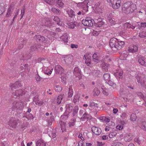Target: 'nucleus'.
<instances>
[{
	"label": "nucleus",
	"instance_id": "44",
	"mask_svg": "<svg viewBox=\"0 0 146 146\" xmlns=\"http://www.w3.org/2000/svg\"><path fill=\"white\" fill-rule=\"evenodd\" d=\"M117 134L115 132H112L110 133L109 134V137L110 138H112L115 137Z\"/></svg>",
	"mask_w": 146,
	"mask_h": 146
},
{
	"label": "nucleus",
	"instance_id": "46",
	"mask_svg": "<svg viewBox=\"0 0 146 146\" xmlns=\"http://www.w3.org/2000/svg\"><path fill=\"white\" fill-rule=\"evenodd\" d=\"M52 69L51 70H50L49 69H47L46 70L44 71V73L45 74L47 75L50 74H51L52 72Z\"/></svg>",
	"mask_w": 146,
	"mask_h": 146
},
{
	"label": "nucleus",
	"instance_id": "42",
	"mask_svg": "<svg viewBox=\"0 0 146 146\" xmlns=\"http://www.w3.org/2000/svg\"><path fill=\"white\" fill-rule=\"evenodd\" d=\"M55 90L57 92H60L61 91L62 88L61 86H56L55 88Z\"/></svg>",
	"mask_w": 146,
	"mask_h": 146
},
{
	"label": "nucleus",
	"instance_id": "40",
	"mask_svg": "<svg viewBox=\"0 0 146 146\" xmlns=\"http://www.w3.org/2000/svg\"><path fill=\"white\" fill-rule=\"evenodd\" d=\"M21 43L19 44L18 47V48L19 49H22L23 47V44H25L26 43V41L24 40L23 41V40L21 41Z\"/></svg>",
	"mask_w": 146,
	"mask_h": 146
},
{
	"label": "nucleus",
	"instance_id": "21",
	"mask_svg": "<svg viewBox=\"0 0 146 146\" xmlns=\"http://www.w3.org/2000/svg\"><path fill=\"white\" fill-rule=\"evenodd\" d=\"M66 12L69 15V17L73 19V20H74L75 17L74 12L72 9H68L66 11Z\"/></svg>",
	"mask_w": 146,
	"mask_h": 146
},
{
	"label": "nucleus",
	"instance_id": "6",
	"mask_svg": "<svg viewBox=\"0 0 146 146\" xmlns=\"http://www.w3.org/2000/svg\"><path fill=\"white\" fill-rule=\"evenodd\" d=\"M94 21L93 19H90V18H86L85 19H83L82 21V23L85 26L92 27L93 25Z\"/></svg>",
	"mask_w": 146,
	"mask_h": 146
},
{
	"label": "nucleus",
	"instance_id": "5",
	"mask_svg": "<svg viewBox=\"0 0 146 146\" xmlns=\"http://www.w3.org/2000/svg\"><path fill=\"white\" fill-rule=\"evenodd\" d=\"M19 122V121L18 119L12 117L10 119L9 124L10 127L12 128H15Z\"/></svg>",
	"mask_w": 146,
	"mask_h": 146
},
{
	"label": "nucleus",
	"instance_id": "38",
	"mask_svg": "<svg viewBox=\"0 0 146 146\" xmlns=\"http://www.w3.org/2000/svg\"><path fill=\"white\" fill-rule=\"evenodd\" d=\"M76 121V120L75 119H73L71 120V121L69 122L68 123L69 126V127H71L72 126H74L75 125Z\"/></svg>",
	"mask_w": 146,
	"mask_h": 146
},
{
	"label": "nucleus",
	"instance_id": "55",
	"mask_svg": "<svg viewBox=\"0 0 146 146\" xmlns=\"http://www.w3.org/2000/svg\"><path fill=\"white\" fill-rule=\"evenodd\" d=\"M37 49V48L35 45L32 46L31 48V50L32 51H36V50Z\"/></svg>",
	"mask_w": 146,
	"mask_h": 146
},
{
	"label": "nucleus",
	"instance_id": "58",
	"mask_svg": "<svg viewBox=\"0 0 146 146\" xmlns=\"http://www.w3.org/2000/svg\"><path fill=\"white\" fill-rule=\"evenodd\" d=\"M101 65L102 68L105 71H107L108 70V67H106V65L105 66L104 65V64H101Z\"/></svg>",
	"mask_w": 146,
	"mask_h": 146
},
{
	"label": "nucleus",
	"instance_id": "7",
	"mask_svg": "<svg viewBox=\"0 0 146 146\" xmlns=\"http://www.w3.org/2000/svg\"><path fill=\"white\" fill-rule=\"evenodd\" d=\"M117 42L118 40L115 38H111L110 41V46L112 50L114 51H116V50H115L113 48H116L117 47Z\"/></svg>",
	"mask_w": 146,
	"mask_h": 146
},
{
	"label": "nucleus",
	"instance_id": "29",
	"mask_svg": "<svg viewBox=\"0 0 146 146\" xmlns=\"http://www.w3.org/2000/svg\"><path fill=\"white\" fill-rule=\"evenodd\" d=\"M100 90L97 88H95L93 92V93L94 96H98L100 94Z\"/></svg>",
	"mask_w": 146,
	"mask_h": 146
},
{
	"label": "nucleus",
	"instance_id": "53",
	"mask_svg": "<svg viewBox=\"0 0 146 146\" xmlns=\"http://www.w3.org/2000/svg\"><path fill=\"white\" fill-rule=\"evenodd\" d=\"M120 117L123 119H125V118H127V114L125 112L122 113L121 115H120Z\"/></svg>",
	"mask_w": 146,
	"mask_h": 146
},
{
	"label": "nucleus",
	"instance_id": "32",
	"mask_svg": "<svg viewBox=\"0 0 146 146\" xmlns=\"http://www.w3.org/2000/svg\"><path fill=\"white\" fill-rule=\"evenodd\" d=\"M73 95V91L72 87L70 86L69 88V90L68 92V96L69 97H71Z\"/></svg>",
	"mask_w": 146,
	"mask_h": 146
},
{
	"label": "nucleus",
	"instance_id": "51",
	"mask_svg": "<svg viewBox=\"0 0 146 146\" xmlns=\"http://www.w3.org/2000/svg\"><path fill=\"white\" fill-rule=\"evenodd\" d=\"M87 12V11L83 10V11H79V12H76L77 13V14L78 15H81V14H82V15H84Z\"/></svg>",
	"mask_w": 146,
	"mask_h": 146
},
{
	"label": "nucleus",
	"instance_id": "26",
	"mask_svg": "<svg viewBox=\"0 0 146 146\" xmlns=\"http://www.w3.org/2000/svg\"><path fill=\"white\" fill-rule=\"evenodd\" d=\"M92 57L94 62L97 63H99L100 62V60L98 59V57L97 54L95 53L92 56Z\"/></svg>",
	"mask_w": 146,
	"mask_h": 146
},
{
	"label": "nucleus",
	"instance_id": "15",
	"mask_svg": "<svg viewBox=\"0 0 146 146\" xmlns=\"http://www.w3.org/2000/svg\"><path fill=\"white\" fill-rule=\"evenodd\" d=\"M92 118L91 116L85 112L80 118V120L82 121L88 120L91 119Z\"/></svg>",
	"mask_w": 146,
	"mask_h": 146
},
{
	"label": "nucleus",
	"instance_id": "3",
	"mask_svg": "<svg viewBox=\"0 0 146 146\" xmlns=\"http://www.w3.org/2000/svg\"><path fill=\"white\" fill-rule=\"evenodd\" d=\"M123 71L121 69L116 70V72L114 73V75L118 81H121L123 79Z\"/></svg>",
	"mask_w": 146,
	"mask_h": 146
},
{
	"label": "nucleus",
	"instance_id": "25",
	"mask_svg": "<svg viewBox=\"0 0 146 146\" xmlns=\"http://www.w3.org/2000/svg\"><path fill=\"white\" fill-rule=\"evenodd\" d=\"M36 146H46L45 143L43 140H38L36 142Z\"/></svg>",
	"mask_w": 146,
	"mask_h": 146
},
{
	"label": "nucleus",
	"instance_id": "14",
	"mask_svg": "<svg viewBox=\"0 0 146 146\" xmlns=\"http://www.w3.org/2000/svg\"><path fill=\"white\" fill-rule=\"evenodd\" d=\"M64 71L63 68L60 66L56 65L55 66V73L56 74H61Z\"/></svg>",
	"mask_w": 146,
	"mask_h": 146
},
{
	"label": "nucleus",
	"instance_id": "56",
	"mask_svg": "<svg viewBox=\"0 0 146 146\" xmlns=\"http://www.w3.org/2000/svg\"><path fill=\"white\" fill-rule=\"evenodd\" d=\"M113 18L112 13H110L107 15V19L108 21H109L110 19H113Z\"/></svg>",
	"mask_w": 146,
	"mask_h": 146
},
{
	"label": "nucleus",
	"instance_id": "4",
	"mask_svg": "<svg viewBox=\"0 0 146 146\" xmlns=\"http://www.w3.org/2000/svg\"><path fill=\"white\" fill-rule=\"evenodd\" d=\"M13 110L22 109L23 107V103L21 101H15L12 104Z\"/></svg>",
	"mask_w": 146,
	"mask_h": 146
},
{
	"label": "nucleus",
	"instance_id": "48",
	"mask_svg": "<svg viewBox=\"0 0 146 146\" xmlns=\"http://www.w3.org/2000/svg\"><path fill=\"white\" fill-rule=\"evenodd\" d=\"M35 102L36 105H38L40 106H41L43 104V102L40 101L39 100H37L35 101Z\"/></svg>",
	"mask_w": 146,
	"mask_h": 146
},
{
	"label": "nucleus",
	"instance_id": "20",
	"mask_svg": "<svg viewBox=\"0 0 146 146\" xmlns=\"http://www.w3.org/2000/svg\"><path fill=\"white\" fill-rule=\"evenodd\" d=\"M37 41H39L42 42H45V39L44 37L40 35H37L35 37Z\"/></svg>",
	"mask_w": 146,
	"mask_h": 146
},
{
	"label": "nucleus",
	"instance_id": "12",
	"mask_svg": "<svg viewBox=\"0 0 146 146\" xmlns=\"http://www.w3.org/2000/svg\"><path fill=\"white\" fill-rule=\"evenodd\" d=\"M24 93L23 90L22 89H19L16 90L15 92H13L12 93L13 97L15 98H17V97L22 95Z\"/></svg>",
	"mask_w": 146,
	"mask_h": 146
},
{
	"label": "nucleus",
	"instance_id": "61",
	"mask_svg": "<svg viewBox=\"0 0 146 146\" xmlns=\"http://www.w3.org/2000/svg\"><path fill=\"white\" fill-rule=\"evenodd\" d=\"M52 11L53 12L57 13H59L58 10H57V9L54 8H52Z\"/></svg>",
	"mask_w": 146,
	"mask_h": 146
},
{
	"label": "nucleus",
	"instance_id": "41",
	"mask_svg": "<svg viewBox=\"0 0 146 146\" xmlns=\"http://www.w3.org/2000/svg\"><path fill=\"white\" fill-rule=\"evenodd\" d=\"M49 125H51L52 123V122L54 120V116H51L49 119H47Z\"/></svg>",
	"mask_w": 146,
	"mask_h": 146
},
{
	"label": "nucleus",
	"instance_id": "28",
	"mask_svg": "<svg viewBox=\"0 0 146 146\" xmlns=\"http://www.w3.org/2000/svg\"><path fill=\"white\" fill-rule=\"evenodd\" d=\"M139 63L141 65L143 66H145L146 64L144 60V58L143 57L140 58L138 60Z\"/></svg>",
	"mask_w": 146,
	"mask_h": 146
},
{
	"label": "nucleus",
	"instance_id": "17",
	"mask_svg": "<svg viewBox=\"0 0 146 146\" xmlns=\"http://www.w3.org/2000/svg\"><path fill=\"white\" fill-rule=\"evenodd\" d=\"M124 45V42L123 41H119L118 40L117 47L116 48H113L115 49V50H120L123 47Z\"/></svg>",
	"mask_w": 146,
	"mask_h": 146
},
{
	"label": "nucleus",
	"instance_id": "22",
	"mask_svg": "<svg viewBox=\"0 0 146 146\" xmlns=\"http://www.w3.org/2000/svg\"><path fill=\"white\" fill-rule=\"evenodd\" d=\"M78 110V107L77 106H75L72 110V114L73 116H77Z\"/></svg>",
	"mask_w": 146,
	"mask_h": 146
},
{
	"label": "nucleus",
	"instance_id": "19",
	"mask_svg": "<svg viewBox=\"0 0 146 146\" xmlns=\"http://www.w3.org/2000/svg\"><path fill=\"white\" fill-rule=\"evenodd\" d=\"M138 48L136 45L131 46L128 48V51L131 52H134L137 51Z\"/></svg>",
	"mask_w": 146,
	"mask_h": 146
},
{
	"label": "nucleus",
	"instance_id": "43",
	"mask_svg": "<svg viewBox=\"0 0 146 146\" xmlns=\"http://www.w3.org/2000/svg\"><path fill=\"white\" fill-rule=\"evenodd\" d=\"M102 93L103 94H104L105 95L107 96L108 95V90L106 89L105 88H102Z\"/></svg>",
	"mask_w": 146,
	"mask_h": 146
},
{
	"label": "nucleus",
	"instance_id": "63",
	"mask_svg": "<svg viewBox=\"0 0 146 146\" xmlns=\"http://www.w3.org/2000/svg\"><path fill=\"white\" fill-rule=\"evenodd\" d=\"M70 113V112H69L68 111H67L66 110L65 112L64 113L63 115L64 116L68 117L69 116V114Z\"/></svg>",
	"mask_w": 146,
	"mask_h": 146
},
{
	"label": "nucleus",
	"instance_id": "39",
	"mask_svg": "<svg viewBox=\"0 0 146 146\" xmlns=\"http://www.w3.org/2000/svg\"><path fill=\"white\" fill-rule=\"evenodd\" d=\"M104 24V23L102 21H99L96 24V26L98 27H100Z\"/></svg>",
	"mask_w": 146,
	"mask_h": 146
},
{
	"label": "nucleus",
	"instance_id": "2",
	"mask_svg": "<svg viewBox=\"0 0 146 146\" xmlns=\"http://www.w3.org/2000/svg\"><path fill=\"white\" fill-rule=\"evenodd\" d=\"M135 77L137 82L141 83V86L144 88L146 89V78L143 75L140 76L139 75H136Z\"/></svg>",
	"mask_w": 146,
	"mask_h": 146
},
{
	"label": "nucleus",
	"instance_id": "18",
	"mask_svg": "<svg viewBox=\"0 0 146 146\" xmlns=\"http://www.w3.org/2000/svg\"><path fill=\"white\" fill-rule=\"evenodd\" d=\"M98 108L97 104L93 102H90L89 104V107L88 109L92 111L93 109L96 110V108Z\"/></svg>",
	"mask_w": 146,
	"mask_h": 146
},
{
	"label": "nucleus",
	"instance_id": "24",
	"mask_svg": "<svg viewBox=\"0 0 146 146\" xmlns=\"http://www.w3.org/2000/svg\"><path fill=\"white\" fill-rule=\"evenodd\" d=\"M66 111L70 112V113L72 112L74 108L71 104H66Z\"/></svg>",
	"mask_w": 146,
	"mask_h": 146
},
{
	"label": "nucleus",
	"instance_id": "59",
	"mask_svg": "<svg viewBox=\"0 0 146 146\" xmlns=\"http://www.w3.org/2000/svg\"><path fill=\"white\" fill-rule=\"evenodd\" d=\"M101 62H102L101 64H104V65L105 66L106 65V67H109L110 66V64L105 63L104 60H101Z\"/></svg>",
	"mask_w": 146,
	"mask_h": 146
},
{
	"label": "nucleus",
	"instance_id": "62",
	"mask_svg": "<svg viewBox=\"0 0 146 146\" xmlns=\"http://www.w3.org/2000/svg\"><path fill=\"white\" fill-rule=\"evenodd\" d=\"M25 6H23L22 9L21 10V15H24L25 13Z\"/></svg>",
	"mask_w": 146,
	"mask_h": 146
},
{
	"label": "nucleus",
	"instance_id": "35",
	"mask_svg": "<svg viewBox=\"0 0 146 146\" xmlns=\"http://www.w3.org/2000/svg\"><path fill=\"white\" fill-rule=\"evenodd\" d=\"M50 22V21H45L44 24L43 23L42 25V26H45L47 27H49L51 25Z\"/></svg>",
	"mask_w": 146,
	"mask_h": 146
},
{
	"label": "nucleus",
	"instance_id": "27",
	"mask_svg": "<svg viewBox=\"0 0 146 146\" xmlns=\"http://www.w3.org/2000/svg\"><path fill=\"white\" fill-rule=\"evenodd\" d=\"M133 138V136L131 134L127 135L124 137V139L126 141H129Z\"/></svg>",
	"mask_w": 146,
	"mask_h": 146
},
{
	"label": "nucleus",
	"instance_id": "13",
	"mask_svg": "<svg viewBox=\"0 0 146 146\" xmlns=\"http://www.w3.org/2000/svg\"><path fill=\"white\" fill-rule=\"evenodd\" d=\"M121 2L120 0H115L114 4L111 6L115 9H117L120 7Z\"/></svg>",
	"mask_w": 146,
	"mask_h": 146
},
{
	"label": "nucleus",
	"instance_id": "37",
	"mask_svg": "<svg viewBox=\"0 0 146 146\" xmlns=\"http://www.w3.org/2000/svg\"><path fill=\"white\" fill-rule=\"evenodd\" d=\"M123 29H127L130 28V24L126 23L123 24Z\"/></svg>",
	"mask_w": 146,
	"mask_h": 146
},
{
	"label": "nucleus",
	"instance_id": "31",
	"mask_svg": "<svg viewBox=\"0 0 146 146\" xmlns=\"http://www.w3.org/2000/svg\"><path fill=\"white\" fill-rule=\"evenodd\" d=\"M103 77L106 80H108L110 78V74L108 73H105L103 75Z\"/></svg>",
	"mask_w": 146,
	"mask_h": 146
},
{
	"label": "nucleus",
	"instance_id": "33",
	"mask_svg": "<svg viewBox=\"0 0 146 146\" xmlns=\"http://www.w3.org/2000/svg\"><path fill=\"white\" fill-rule=\"evenodd\" d=\"M60 125L62 132H64L66 130L65 125L64 123L61 122L60 123Z\"/></svg>",
	"mask_w": 146,
	"mask_h": 146
},
{
	"label": "nucleus",
	"instance_id": "8",
	"mask_svg": "<svg viewBox=\"0 0 146 146\" xmlns=\"http://www.w3.org/2000/svg\"><path fill=\"white\" fill-rule=\"evenodd\" d=\"M92 54H86L84 56L85 63L88 66L91 67L92 66L90 62Z\"/></svg>",
	"mask_w": 146,
	"mask_h": 146
},
{
	"label": "nucleus",
	"instance_id": "9",
	"mask_svg": "<svg viewBox=\"0 0 146 146\" xmlns=\"http://www.w3.org/2000/svg\"><path fill=\"white\" fill-rule=\"evenodd\" d=\"M73 73L76 77H78V79L80 80L81 78V71L78 67H75L74 69Z\"/></svg>",
	"mask_w": 146,
	"mask_h": 146
},
{
	"label": "nucleus",
	"instance_id": "54",
	"mask_svg": "<svg viewBox=\"0 0 146 146\" xmlns=\"http://www.w3.org/2000/svg\"><path fill=\"white\" fill-rule=\"evenodd\" d=\"M109 21L111 23V25H114L116 24V22L114 20V18L110 19V20Z\"/></svg>",
	"mask_w": 146,
	"mask_h": 146
},
{
	"label": "nucleus",
	"instance_id": "11",
	"mask_svg": "<svg viewBox=\"0 0 146 146\" xmlns=\"http://www.w3.org/2000/svg\"><path fill=\"white\" fill-rule=\"evenodd\" d=\"M9 86L11 90H13V89L19 88L21 86V84L20 82L17 81L14 84L10 83Z\"/></svg>",
	"mask_w": 146,
	"mask_h": 146
},
{
	"label": "nucleus",
	"instance_id": "52",
	"mask_svg": "<svg viewBox=\"0 0 146 146\" xmlns=\"http://www.w3.org/2000/svg\"><path fill=\"white\" fill-rule=\"evenodd\" d=\"M46 33H48V34H49V35H47V37L48 38H50V35H54V33L52 32H50V31H49L47 30H46Z\"/></svg>",
	"mask_w": 146,
	"mask_h": 146
},
{
	"label": "nucleus",
	"instance_id": "45",
	"mask_svg": "<svg viewBox=\"0 0 146 146\" xmlns=\"http://www.w3.org/2000/svg\"><path fill=\"white\" fill-rule=\"evenodd\" d=\"M53 20L56 22L57 24H59L60 19L58 17H54Z\"/></svg>",
	"mask_w": 146,
	"mask_h": 146
},
{
	"label": "nucleus",
	"instance_id": "23",
	"mask_svg": "<svg viewBox=\"0 0 146 146\" xmlns=\"http://www.w3.org/2000/svg\"><path fill=\"white\" fill-rule=\"evenodd\" d=\"M54 4H54L57 5L58 6L61 7L64 5V3L62 1V0H54Z\"/></svg>",
	"mask_w": 146,
	"mask_h": 146
},
{
	"label": "nucleus",
	"instance_id": "49",
	"mask_svg": "<svg viewBox=\"0 0 146 146\" xmlns=\"http://www.w3.org/2000/svg\"><path fill=\"white\" fill-rule=\"evenodd\" d=\"M142 8H143V9H141V10L138 12L140 13H146V6H143Z\"/></svg>",
	"mask_w": 146,
	"mask_h": 146
},
{
	"label": "nucleus",
	"instance_id": "50",
	"mask_svg": "<svg viewBox=\"0 0 146 146\" xmlns=\"http://www.w3.org/2000/svg\"><path fill=\"white\" fill-rule=\"evenodd\" d=\"M12 12V11L11 10V8L10 7L8 9L7 12L6 14V17H9L11 13Z\"/></svg>",
	"mask_w": 146,
	"mask_h": 146
},
{
	"label": "nucleus",
	"instance_id": "36",
	"mask_svg": "<svg viewBox=\"0 0 146 146\" xmlns=\"http://www.w3.org/2000/svg\"><path fill=\"white\" fill-rule=\"evenodd\" d=\"M136 118L137 116L134 113H132L130 119L131 121H135Z\"/></svg>",
	"mask_w": 146,
	"mask_h": 146
},
{
	"label": "nucleus",
	"instance_id": "30",
	"mask_svg": "<svg viewBox=\"0 0 146 146\" xmlns=\"http://www.w3.org/2000/svg\"><path fill=\"white\" fill-rule=\"evenodd\" d=\"M63 98V96L60 95L59 96L57 99V104H60L61 102V101Z\"/></svg>",
	"mask_w": 146,
	"mask_h": 146
},
{
	"label": "nucleus",
	"instance_id": "34",
	"mask_svg": "<svg viewBox=\"0 0 146 146\" xmlns=\"http://www.w3.org/2000/svg\"><path fill=\"white\" fill-rule=\"evenodd\" d=\"M139 36L141 38H144L146 37V32H141L139 35Z\"/></svg>",
	"mask_w": 146,
	"mask_h": 146
},
{
	"label": "nucleus",
	"instance_id": "57",
	"mask_svg": "<svg viewBox=\"0 0 146 146\" xmlns=\"http://www.w3.org/2000/svg\"><path fill=\"white\" fill-rule=\"evenodd\" d=\"M76 26V25L74 23H72L69 25V27L71 29H73Z\"/></svg>",
	"mask_w": 146,
	"mask_h": 146
},
{
	"label": "nucleus",
	"instance_id": "1",
	"mask_svg": "<svg viewBox=\"0 0 146 146\" xmlns=\"http://www.w3.org/2000/svg\"><path fill=\"white\" fill-rule=\"evenodd\" d=\"M136 5L131 2L125 3L122 5V11L125 14L132 13L135 9Z\"/></svg>",
	"mask_w": 146,
	"mask_h": 146
},
{
	"label": "nucleus",
	"instance_id": "64",
	"mask_svg": "<svg viewBox=\"0 0 146 146\" xmlns=\"http://www.w3.org/2000/svg\"><path fill=\"white\" fill-rule=\"evenodd\" d=\"M108 81V84L110 86H113V85L114 84V83L113 82L110 80Z\"/></svg>",
	"mask_w": 146,
	"mask_h": 146
},
{
	"label": "nucleus",
	"instance_id": "60",
	"mask_svg": "<svg viewBox=\"0 0 146 146\" xmlns=\"http://www.w3.org/2000/svg\"><path fill=\"white\" fill-rule=\"evenodd\" d=\"M108 2L110 3V5L111 6L115 1V0H107Z\"/></svg>",
	"mask_w": 146,
	"mask_h": 146
},
{
	"label": "nucleus",
	"instance_id": "16",
	"mask_svg": "<svg viewBox=\"0 0 146 146\" xmlns=\"http://www.w3.org/2000/svg\"><path fill=\"white\" fill-rule=\"evenodd\" d=\"M88 1V0H85L83 2L81 3V5L83 10L88 11V6L87 5Z\"/></svg>",
	"mask_w": 146,
	"mask_h": 146
},
{
	"label": "nucleus",
	"instance_id": "47",
	"mask_svg": "<svg viewBox=\"0 0 146 146\" xmlns=\"http://www.w3.org/2000/svg\"><path fill=\"white\" fill-rule=\"evenodd\" d=\"M44 1L46 3L50 5H52L54 3L53 0H44Z\"/></svg>",
	"mask_w": 146,
	"mask_h": 146
},
{
	"label": "nucleus",
	"instance_id": "10",
	"mask_svg": "<svg viewBox=\"0 0 146 146\" xmlns=\"http://www.w3.org/2000/svg\"><path fill=\"white\" fill-rule=\"evenodd\" d=\"M92 132L97 135H100L102 133V130L100 128L95 126H93L92 128Z\"/></svg>",
	"mask_w": 146,
	"mask_h": 146
}]
</instances>
